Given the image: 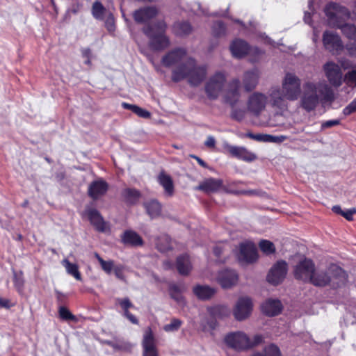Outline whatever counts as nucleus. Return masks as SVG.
Instances as JSON below:
<instances>
[{"label":"nucleus","mask_w":356,"mask_h":356,"mask_svg":"<svg viewBox=\"0 0 356 356\" xmlns=\"http://www.w3.org/2000/svg\"><path fill=\"white\" fill-rule=\"evenodd\" d=\"M161 63L167 67H175L172 73V80L175 82L187 79L191 86H197L207 74L206 65H197L195 59L188 56L186 49L182 47L168 51L163 56Z\"/></svg>","instance_id":"nucleus-1"},{"label":"nucleus","mask_w":356,"mask_h":356,"mask_svg":"<svg viewBox=\"0 0 356 356\" xmlns=\"http://www.w3.org/2000/svg\"><path fill=\"white\" fill-rule=\"evenodd\" d=\"M300 97V106L307 112H311L320 102L332 103L334 100V93L325 81L314 83L309 81L303 84V92Z\"/></svg>","instance_id":"nucleus-2"},{"label":"nucleus","mask_w":356,"mask_h":356,"mask_svg":"<svg viewBox=\"0 0 356 356\" xmlns=\"http://www.w3.org/2000/svg\"><path fill=\"white\" fill-rule=\"evenodd\" d=\"M347 277V274L341 267L331 264L325 271L315 270L309 282L315 286L330 285L337 288L346 284Z\"/></svg>","instance_id":"nucleus-3"},{"label":"nucleus","mask_w":356,"mask_h":356,"mask_svg":"<svg viewBox=\"0 0 356 356\" xmlns=\"http://www.w3.org/2000/svg\"><path fill=\"white\" fill-rule=\"evenodd\" d=\"M166 23L161 20L154 25H146L143 28V32L149 39V47L155 51H162L170 45V40L165 34Z\"/></svg>","instance_id":"nucleus-4"},{"label":"nucleus","mask_w":356,"mask_h":356,"mask_svg":"<svg viewBox=\"0 0 356 356\" xmlns=\"http://www.w3.org/2000/svg\"><path fill=\"white\" fill-rule=\"evenodd\" d=\"M324 11L327 18L328 24L337 29L350 17L348 9L337 3H329L325 6Z\"/></svg>","instance_id":"nucleus-5"},{"label":"nucleus","mask_w":356,"mask_h":356,"mask_svg":"<svg viewBox=\"0 0 356 356\" xmlns=\"http://www.w3.org/2000/svg\"><path fill=\"white\" fill-rule=\"evenodd\" d=\"M281 91L285 98L291 102L298 100L301 95V80L293 73L287 72L282 81Z\"/></svg>","instance_id":"nucleus-6"},{"label":"nucleus","mask_w":356,"mask_h":356,"mask_svg":"<svg viewBox=\"0 0 356 356\" xmlns=\"http://www.w3.org/2000/svg\"><path fill=\"white\" fill-rule=\"evenodd\" d=\"M226 81L223 72H217L211 76L205 85V92L210 99H216L222 92Z\"/></svg>","instance_id":"nucleus-7"},{"label":"nucleus","mask_w":356,"mask_h":356,"mask_svg":"<svg viewBox=\"0 0 356 356\" xmlns=\"http://www.w3.org/2000/svg\"><path fill=\"white\" fill-rule=\"evenodd\" d=\"M322 42L325 49L332 55H339L344 49L340 35L332 31H325L323 33Z\"/></svg>","instance_id":"nucleus-8"},{"label":"nucleus","mask_w":356,"mask_h":356,"mask_svg":"<svg viewBox=\"0 0 356 356\" xmlns=\"http://www.w3.org/2000/svg\"><path fill=\"white\" fill-rule=\"evenodd\" d=\"M225 343L236 350L250 349L249 337L243 332L229 333L225 338Z\"/></svg>","instance_id":"nucleus-9"},{"label":"nucleus","mask_w":356,"mask_h":356,"mask_svg":"<svg viewBox=\"0 0 356 356\" xmlns=\"http://www.w3.org/2000/svg\"><path fill=\"white\" fill-rule=\"evenodd\" d=\"M237 258L242 264H251L256 261L258 259L256 245L251 241L241 243Z\"/></svg>","instance_id":"nucleus-10"},{"label":"nucleus","mask_w":356,"mask_h":356,"mask_svg":"<svg viewBox=\"0 0 356 356\" xmlns=\"http://www.w3.org/2000/svg\"><path fill=\"white\" fill-rule=\"evenodd\" d=\"M315 271V266L312 260L305 258L295 267L294 276L303 282H309Z\"/></svg>","instance_id":"nucleus-11"},{"label":"nucleus","mask_w":356,"mask_h":356,"mask_svg":"<svg viewBox=\"0 0 356 356\" xmlns=\"http://www.w3.org/2000/svg\"><path fill=\"white\" fill-rule=\"evenodd\" d=\"M269 103L277 113L282 114L288 109L287 99L279 88H273L268 93Z\"/></svg>","instance_id":"nucleus-12"},{"label":"nucleus","mask_w":356,"mask_h":356,"mask_svg":"<svg viewBox=\"0 0 356 356\" xmlns=\"http://www.w3.org/2000/svg\"><path fill=\"white\" fill-rule=\"evenodd\" d=\"M323 70L330 85L337 88L342 84L343 74L338 64L332 61L327 62L323 65Z\"/></svg>","instance_id":"nucleus-13"},{"label":"nucleus","mask_w":356,"mask_h":356,"mask_svg":"<svg viewBox=\"0 0 356 356\" xmlns=\"http://www.w3.org/2000/svg\"><path fill=\"white\" fill-rule=\"evenodd\" d=\"M207 311L212 319L203 325V330H214L217 326V318H222L228 316L230 314L229 309L225 305H214L207 308Z\"/></svg>","instance_id":"nucleus-14"},{"label":"nucleus","mask_w":356,"mask_h":356,"mask_svg":"<svg viewBox=\"0 0 356 356\" xmlns=\"http://www.w3.org/2000/svg\"><path fill=\"white\" fill-rule=\"evenodd\" d=\"M287 264L284 261H279L270 268L267 280L272 284L277 285L285 278L287 273Z\"/></svg>","instance_id":"nucleus-15"},{"label":"nucleus","mask_w":356,"mask_h":356,"mask_svg":"<svg viewBox=\"0 0 356 356\" xmlns=\"http://www.w3.org/2000/svg\"><path fill=\"white\" fill-rule=\"evenodd\" d=\"M268 97L261 92H254L252 94L248 101V109L254 115H259L264 110Z\"/></svg>","instance_id":"nucleus-16"},{"label":"nucleus","mask_w":356,"mask_h":356,"mask_svg":"<svg viewBox=\"0 0 356 356\" xmlns=\"http://www.w3.org/2000/svg\"><path fill=\"white\" fill-rule=\"evenodd\" d=\"M252 310V302L250 298L244 297L238 300L233 311L234 316L237 321L247 318Z\"/></svg>","instance_id":"nucleus-17"},{"label":"nucleus","mask_w":356,"mask_h":356,"mask_svg":"<svg viewBox=\"0 0 356 356\" xmlns=\"http://www.w3.org/2000/svg\"><path fill=\"white\" fill-rule=\"evenodd\" d=\"M225 149L232 156L245 162H252L257 159L256 154L249 151L246 147L225 144Z\"/></svg>","instance_id":"nucleus-18"},{"label":"nucleus","mask_w":356,"mask_h":356,"mask_svg":"<svg viewBox=\"0 0 356 356\" xmlns=\"http://www.w3.org/2000/svg\"><path fill=\"white\" fill-rule=\"evenodd\" d=\"M143 356H159L156 346V341L150 327H147L144 332L142 341Z\"/></svg>","instance_id":"nucleus-19"},{"label":"nucleus","mask_w":356,"mask_h":356,"mask_svg":"<svg viewBox=\"0 0 356 356\" xmlns=\"http://www.w3.org/2000/svg\"><path fill=\"white\" fill-rule=\"evenodd\" d=\"M240 88L241 82L238 79L232 80L227 85L224 95V99L225 102L229 104L232 107H234L240 99Z\"/></svg>","instance_id":"nucleus-20"},{"label":"nucleus","mask_w":356,"mask_h":356,"mask_svg":"<svg viewBox=\"0 0 356 356\" xmlns=\"http://www.w3.org/2000/svg\"><path fill=\"white\" fill-rule=\"evenodd\" d=\"M232 54L234 57L241 58L250 51L260 54L261 51L258 48L250 49L248 44L244 40L236 39L234 40L229 47Z\"/></svg>","instance_id":"nucleus-21"},{"label":"nucleus","mask_w":356,"mask_h":356,"mask_svg":"<svg viewBox=\"0 0 356 356\" xmlns=\"http://www.w3.org/2000/svg\"><path fill=\"white\" fill-rule=\"evenodd\" d=\"M158 14V10L154 6H146L135 10L133 17L138 24H146Z\"/></svg>","instance_id":"nucleus-22"},{"label":"nucleus","mask_w":356,"mask_h":356,"mask_svg":"<svg viewBox=\"0 0 356 356\" xmlns=\"http://www.w3.org/2000/svg\"><path fill=\"white\" fill-rule=\"evenodd\" d=\"M238 275L233 270L225 269L218 273L217 281L224 289L230 288L238 282Z\"/></svg>","instance_id":"nucleus-23"},{"label":"nucleus","mask_w":356,"mask_h":356,"mask_svg":"<svg viewBox=\"0 0 356 356\" xmlns=\"http://www.w3.org/2000/svg\"><path fill=\"white\" fill-rule=\"evenodd\" d=\"M108 189V183L99 179L95 180L89 185L88 193V195L93 200H97L104 195Z\"/></svg>","instance_id":"nucleus-24"},{"label":"nucleus","mask_w":356,"mask_h":356,"mask_svg":"<svg viewBox=\"0 0 356 356\" xmlns=\"http://www.w3.org/2000/svg\"><path fill=\"white\" fill-rule=\"evenodd\" d=\"M240 137H247L251 139H253L259 142H265V143H281L286 140L288 137L284 135L280 136H273L270 134H254L251 132H248L246 134H242L239 135Z\"/></svg>","instance_id":"nucleus-25"},{"label":"nucleus","mask_w":356,"mask_h":356,"mask_svg":"<svg viewBox=\"0 0 356 356\" xmlns=\"http://www.w3.org/2000/svg\"><path fill=\"white\" fill-rule=\"evenodd\" d=\"M86 214L88 216L90 223L95 229L101 232H104L106 229V223L104 220L99 212L95 209H87Z\"/></svg>","instance_id":"nucleus-26"},{"label":"nucleus","mask_w":356,"mask_h":356,"mask_svg":"<svg viewBox=\"0 0 356 356\" xmlns=\"http://www.w3.org/2000/svg\"><path fill=\"white\" fill-rule=\"evenodd\" d=\"M259 72L254 68L244 73L243 83L245 90L248 92L252 90L257 85Z\"/></svg>","instance_id":"nucleus-27"},{"label":"nucleus","mask_w":356,"mask_h":356,"mask_svg":"<svg viewBox=\"0 0 356 356\" xmlns=\"http://www.w3.org/2000/svg\"><path fill=\"white\" fill-rule=\"evenodd\" d=\"M282 309V303L279 300L269 299L261 305L262 312L269 316L279 314Z\"/></svg>","instance_id":"nucleus-28"},{"label":"nucleus","mask_w":356,"mask_h":356,"mask_svg":"<svg viewBox=\"0 0 356 356\" xmlns=\"http://www.w3.org/2000/svg\"><path fill=\"white\" fill-rule=\"evenodd\" d=\"M222 186V181L220 179L209 178L201 182L197 189L206 193H213L218 191Z\"/></svg>","instance_id":"nucleus-29"},{"label":"nucleus","mask_w":356,"mask_h":356,"mask_svg":"<svg viewBox=\"0 0 356 356\" xmlns=\"http://www.w3.org/2000/svg\"><path fill=\"white\" fill-rule=\"evenodd\" d=\"M158 181L164 189L165 195L171 197L174 194V184L171 177L164 172H161L158 176Z\"/></svg>","instance_id":"nucleus-30"},{"label":"nucleus","mask_w":356,"mask_h":356,"mask_svg":"<svg viewBox=\"0 0 356 356\" xmlns=\"http://www.w3.org/2000/svg\"><path fill=\"white\" fill-rule=\"evenodd\" d=\"M122 241L124 244L132 246H139L143 245L142 238L134 231L128 230L124 232L122 236Z\"/></svg>","instance_id":"nucleus-31"},{"label":"nucleus","mask_w":356,"mask_h":356,"mask_svg":"<svg viewBox=\"0 0 356 356\" xmlns=\"http://www.w3.org/2000/svg\"><path fill=\"white\" fill-rule=\"evenodd\" d=\"M193 293L199 299L207 300L215 294L216 289L207 285H197L193 288Z\"/></svg>","instance_id":"nucleus-32"},{"label":"nucleus","mask_w":356,"mask_h":356,"mask_svg":"<svg viewBox=\"0 0 356 356\" xmlns=\"http://www.w3.org/2000/svg\"><path fill=\"white\" fill-rule=\"evenodd\" d=\"M177 268L178 272L182 275H187L190 273L192 266L189 257L187 254L177 257Z\"/></svg>","instance_id":"nucleus-33"},{"label":"nucleus","mask_w":356,"mask_h":356,"mask_svg":"<svg viewBox=\"0 0 356 356\" xmlns=\"http://www.w3.org/2000/svg\"><path fill=\"white\" fill-rule=\"evenodd\" d=\"M145 207L148 215L152 218H156L161 214V205L156 200H152L145 203Z\"/></svg>","instance_id":"nucleus-34"},{"label":"nucleus","mask_w":356,"mask_h":356,"mask_svg":"<svg viewBox=\"0 0 356 356\" xmlns=\"http://www.w3.org/2000/svg\"><path fill=\"white\" fill-rule=\"evenodd\" d=\"M230 250V246L227 243H219L213 248V254L216 257V261L219 263H224L226 257H224L225 252Z\"/></svg>","instance_id":"nucleus-35"},{"label":"nucleus","mask_w":356,"mask_h":356,"mask_svg":"<svg viewBox=\"0 0 356 356\" xmlns=\"http://www.w3.org/2000/svg\"><path fill=\"white\" fill-rule=\"evenodd\" d=\"M192 27L187 22H178L173 25V32L179 36H184L191 33Z\"/></svg>","instance_id":"nucleus-36"},{"label":"nucleus","mask_w":356,"mask_h":356,"mask_svg":"<svg viewBox=\"0 0 356 356\" xmlns=\"http://www.w3.org/2000/svg\"><path fill=\"white\" fill-rule=\"evenodd\" d=\"M61 264L69 275L73 276L77 280H81V275L79 270V266L77 264L70 262L67 259H64L61 261Z\"/></svg>","instance_id":"nucleus-37"},{"label":"nucleus","mask_w":356,"mask_h":356,"mask_svg":"<svg viewBox=\"0 0 356 356\" xmlns=\"http://www.w3.org/2000/svg\"><path fill=\"white\" fill-rule=\"evenodd\" d=\"M156 246L161 252H165L169 250L171 248L170 238L166 234L161 235L156 239Z\"/></svg>","instance_id":"nucleus-38"},{"label":"nucleus","mask_w":356,"mask_h":356,"mask_svg":"<svg viewBox=\"0 0 356 356\" xmlns=\"http://www.w3.org/2000/svg\"><path fill=\"white\" fill-rule=\"evenodd\" d=\"M339 29L347 38L356 41V25L343 23Z\"/></svg>","instance_id":"nucleus-39"},{"label":"nucleus","mask_w":356,"mask_h":356,"mask_svg":"<svg viewBox=\"0 0 356 356\" xmlns=\"http://www.w3.org/2000/svg\"><path fill=\"white\" fill-rule=\"evenodd\" d=\"M122 195L127 202L134 204L139 199L140 193L135 188H126L123 191Z\"/></svg>","instance_id":"nucleus-40"},{"label":"nucleus","mask_w":356,"mask_h":356,"mask_svg":"<svg viewBox=\"0 0 356 356\" xmlns=\"http://www.w3.org/2000/svg\"><path fill=\"white\" fill-rule=\"evenodd\" d=\"M95 257L98 260L101 265L102 270L107 274H111L112 270H114L115 266L112 260L105 261L104 260L98 253H95Z\"/></svg>","instance_id":"nucleus-41"},{"label":"nucleus","mask_w":356,"mask_h":356,"mask_svg":"<svg viewBox=\"0 0 356 356\" xmlns=\"http://www.w3.org/2000/svg\"><path fill=\"white\" fill-rule=\"evenodd\" d=\"M116 302L120 306L121 309L123 310V316L124 317H127L129 314L131 313L129 312V309L130 308L134 307V305L130 301L129 298H116L115 299Z\"/></svg>","instance_id":"nucleus-42"},{"label":"nucleus","mask_w":356,"mask_h":356,"mask_svg":"<svg viewBox=\"0 0 356 356\" xmlns=\"http://www.w3.org/2000/svg\"><path fill=\"white\" fill-rule=\"evenodd\" d=\"M105 11V8L99 2L95 1L92 7V14L95 19H102Z\"/></svg>","instance_id":"nucleus-43"},{"label":"nucleus","mask_w":356,"mask_h":356,"mask_svg":"<svg viewBox=\"0 0 356 356\" xmlns=\"http://www.w3.org/2000/svg\"><path fill=\"white\" fill-rule=\"evenodd\" d=\"M13 282L17 291L22 293L24 290V280L22 271H19V273L14 272Z\"/></svg>","instance_id":"nucleus-44"},{"label":"nucleus","mask_w":356,"mask_h":356,"mask_svg":"<svg viewBox=\"0 0 356 356\" xmlns=\"http://www.w3.org/2000/svg\"><path fill=\"white\" fill-rule=\"evenodd\" d=\"M259 246L261 250L266 254H270L275 252V248L274 244L268 240H261Z\"/></svg>","instance_id":"nucleus-45"},{"label":"nucleus","mask_w":356,"mask_h":356,"mask_svg":"<svg viewBox=\"0 0 356 356\" xmlns=\"http://www.w3.org/2000/svg\"><path fill=\"white\" fill-rule=\"evenodd\" d=\"M170 294L171 298L178 303L181 304L184 302V298L181 295V291L178 286L175 284L170 286Z\"/></svg>","instance_id":"nucleus-46"},{"label":"nucleus","mask_w":356,"mask_h":356,"mask_svg":"<svg viewBox=\"0 0 356 356\" xmlns=\"http://www.w3.org/2000/svg\"><path fill=\"white\" fill-rule=\"evenodd\" d=\"M181 325L182 321L181 320L178 318H172L170 323L163 326V330L167 332H175L180 328Z\"/></svg>","instance_id":"nucleus-47"},{"label":"nucleus","mask_w":356,"mask_h":356,"mask_svg":"<svg viewBox=\"0 0 356 356\" xmlns=\"http://www.w3.org/2000/svg\"><path fill=\"white\" fill-rule=\"evenodd\" d=\"M212 29L213 34L216 36H220L225 32V24L220 21L215 22L213 25Z\"/></svg>","instance_id":"nucleus-48"},{"label":"nucleus","mask_w":356,"mask_h":356,"mask_svg":"<svg viewBox=\"0 0 356 356\" xmlns=\"http://www.w3.org/2000/svg\"><path fill=\"white\" fill-rule=\"evenodd\" d=\"M264 352L267 356H281L279 348L274 344L266 346L264 349Z\"/></svg>","instance_id":"nucleus-49"},{"label":"nucleus","mask_w":356,"mask_h":356,"mask_svg":"<svg viewBox=\"0 0 356 356\" xmlns=\"http://www.w3.org/2000/svg\"><path fill=\"white\" fill-rule=\"evenodd\" d=\"M344 81L348 85L354 84L356 86V69L348 72L344 76Z\"/></svg>","instance_id":"nucleus-50"},{"label":"nucleus","mask_w":356,"mask_h":356,"mask_svg":"<svg viewBox=\"0 0 356 356\" xmlns=\"http://www.w3.org/2000/svg\"><path fill=\"white\" fill-rule=\"evenodd\" d=\"M59 315L63 320H73L74 318V316L71 314V312L64 307H60L59 308Z\"/></svg>","instance_id":"nucleus-51"},{"label":"nucleus","mask_w":356,"mask_h":356,"mask_svg":"<svg viewBox=\"0 0 356 356\" xmlns=\"http://www.w3.org/2000/svg\"><path fill=\"white\" fill-rule=\"evenodd\" d=\"M134 113L138 116L145 119H148L151 117V113L148 111L138 106L134 108Z\"/></svg>","instance_id":"nucleus-52"},{"label":"nucleus","mask_w":356,"mask_h":356,"mask_svg":"<svg viewBox=\"0 0 356 356\" xmlns=\"http://www.w3.org/2000/svg\"><path fill=\"white\" fill-rule=\"evenodd\" d=\"M232 118L237 121H241L245 116V111L243 109H233Z\"/></svg>","instance_id":"nucleus-53"},{"label":"nucleus","mask_w":356,"mask_h":356,"mask_svg":"<svg viewBox=\"0 0 356 356\" xmlns=\"http://www.w3.org/2000/svg\"><path fill=\"white\" fill-rule=\"evenodd\" d=\"M264 342V337L261 334H256L252 339L249 337L250 348L257 346Z\"/></svg>","instance_id":"nucleus-54"},{"label":"nucleus","mask_w":356,"mask_h":356,"mask_svg":"<svg viewBox=\"0 0 356 356\" xmlns=\"http://www.w3.org/2000/svg\"><path fill=\"white\" fill-rule=\"evenodd\" d=\"M356 112V98L353 99L347 106L343 110V113L345 115H349L353 113Z\"/></svg>","instance_id":"nucleus-55"},{"label":"nucleus","mask_w":356,"mask_h":356,"mask_svg":"<svg viewBox=\"0 0 356 356\" xmlns=\"http://www.w3.org/2000/svg\"><path fill=\"white\" fill-rule=\"evenodd\" d=\"M340 124V120L337 119L330 120L323 122L321 124V129H328L334 126H337Z\"/></svg>","instance_id":"nucleus-56"},{"label":"nucleus","mask_w":356,"mask_h":356,"mask_svg":"<svg viewBox=\"0 0 356 356\" xmlns=\"http://www.w3.org/2000/svg\"><path fill=\"white\" fill-rule=\"evenodd\" d=\"M124 266L122 265L115 266L114 268V273L116 277L121 280H124L125 277L123 273Z\"/></svg>","instance_id":"nucleus-57"},{"label":"nucleus","mask_w":356,"mask_h":356,"mask_svg":"<svg viewBox=\"0 0 356 356\" xmlns=\"http://www.w3.org/2000/svg\"><path fill=\"white\" fill-rule=\"evenodd\" d=\"M339 64H340V68H343V70H348V69H353V63H351V61H350L349 60L346 59V58H341V60H339Z\"/></svg>","instance_id":"nucleus-58"},{"label":"nucleus","mask_w":356,"mask_h":356,"mask_svg":"<svg viewBox=\"0 0 356 356\" xmlns=\"http://www.w3.org/2000/svg\"><path fill=\"white\" fill-rule=\"evenodd\" d=\"M356 213V209L355 208L347 209L343 211L341 216H343L346 220H353V216Z\"/></svg>","instance_id":"nucleus-59"},{"label":"nucleus","mask_w":356,"mask_h":356,"mask_svg":"<svg viewBox=\"0 0 356 356\" xmlns=\"http://www.w3.org/2000/svg\"><path fill=\"white\" fill-rule=\"evenodd\" d=\"M106 26L107 29L109 31H114V29H115L114 19H113V16L111 14L108 16V17L107 18V19L106 21Z\"/></svg>","instance_id":"nucleus-60"},{"label":"nucleus","mask_w":356,"mask_h":356,"mask_svg":"<svg viewBox=\"0 0 356 356\" xmlns=\"http://www.w3.org/2000/svg\"><path fill=\"white\" fill-rule=\"evenodd\" d=\"M204 144L208 147H214L216 145V140L213 136H209L207 137Z\"/></svg>","instance_id":"nucleus-61"},{"label":"nucleus","mask_w":356,"mask_h":356,"mask_svg":"<svg viewBox=\"0 0 356 356\" xmlns=\"http://www.w3.org/2000/svg\"><path fill=\"white\" fill-rule=\"evenodd\" d=\"M82 56L85 58H91V50L89 48H83L81 49Z\"/></svg>","instance_id":"nucleus-62"},{"label":"nucleus","mask_w":356,"mask_h":356,"mask_svg":"<svg viewBox=\"0 0 356 356\" xmlns=\"http://www.w3.org/2000/svg\"><path fill=\"white\" fill-rule=\"evenodd\" d=\"M131 323L137 325L138 324V318L133 315L131 313L126 317Z\"/></svg>","instance_id":"nucleus-63"},{"label":"nucleus","mask_w":356,"mask_h":356,"mask_svg":"<svg viewBox=\"0 0 356 356\" xmlns=\"http://www.w3.org/2000/svg\"><path fill=\"white\" fill-rule=\"evenodd\" d=\"M0 307L8 308L10 307V302L7 299L0 298Z\"/></svg>","instance_id":"nucleus-64"}]
</instances>
